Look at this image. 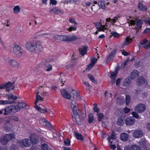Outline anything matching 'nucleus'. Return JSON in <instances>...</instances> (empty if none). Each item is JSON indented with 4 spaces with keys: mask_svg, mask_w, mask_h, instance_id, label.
Wrapping results in <instances>:
<instances>
[{
    "mask_svg": "<svg viewBox=\"0 0 150 150\" xmlns=\"http://www.w3.org/2000/svg\"><path fill=\"white\" fill-rule=\"evenodd\" d=\"M15 82L11 83L10 81H8L5 85H3L4 89L6 88V91L8 92L10 90L14 89L15 87L13 86V84Z\"/></svg>",
    "mask_w": 150,
    "mask_h": 150,
    "instance_id": "9",
    "label": "nucleus"
},
{
    "mask_svg": "<svg viewBox=\"0 0 150 150\" xmlns=\"http://www.w3.org/2000/svg\"><path fill=\"white\" fill-rule=\"evenodd\" d=\"M57 3V1L55 0H50V4L53 5H55Z\"/></svg>",
    "mask_w": 150,
    "mask_h": 150,
    "instance_id": "61",
    "label": "nucleus"
},
{
    "mask_svg": "<svg viewBox=\"0 0 150 150\" xmlns=\"http://www.w3.org/2000/svg\"><path fill=\"white\" fill-rule=\"evenodd\" d=\"M11 150H18L17 146L14 144H12L10 146Z\"/></svg>",
    "mask_w": 150,
    "mask_h": 150,
    "instance_id": "52",
    "label": "nucleus"
},
{
    "mask_svg": "<svg viewBox=\"0 0 150 150\" xmlns=\"http://www.w3.org/2000/svg\"><path fill=\"white\" fill-rule=\"evenodd\" d=\"M120 16L119 15H117L116 16L114 17L113 19H112V22H111V23H112V25H114V23H115L118 20V18H120Z\"/></svg>",
    "mask_w": 150,
    "mask_h": 150,
    "instance_id": "40",
    "label": "nucleus"
},
{
    "mask_svg": "<svg viewBox=\"0 0 150 150\" xmlns=\"http://www.w3.org/2000/svg\"><path fill=\"white\" fill-rule=\"evenodd\" d=\"M99 1L98 2V6L101 8L102 9H104L105 8V5L104 4V3L103 2L102 0H99Z\"/></svg>",
    "mask_w": 150,
    "mask_h": 150,
    "instance_id": "32",
    "label": "nucleus"
},
{
    "mask_svg": "<svg viewBox=\"0 0 150 150\" xmlns=\"http://www.w3.org/2000/svg\"><path fill=\"white\" fill-rule=\"evenodd\" d=\"M87 46H82L81 48L79 49V51L82 56H83L87 52Z\"/></svg>",
    "mask_w": 150,
    "mask_h": 150,
    "instance_id": "20",
    "label": "nucleus"
},
{
    "mask_svg": "<svg viewBox=\"0 0 150 150\" xmlns=\"http://www.w3.org/2000/svg\"><path fill=\"white\" fill-rule=\"evenodd\" d=\"M88 77L89 78L91 81L94 83L96 82L94 78L91 75V74H88L87 75Z\"/></svg>",
    "mask_w": 150,
    "mask_h": 150,
    "instance_id": "43",
    "label": "nucleus"
},
{
    "mask_svg": "<svg viewBox=\"0 0 150 150\" xmlns=\"http://www.w3.org/2000/svg\"><path fill=\"white\" fill-rule=\"evenodd\" d=\"M64 143L65 146H69L70 144V141L68 139H67L64 140Z\"/></svg>",
    "mask_w": 150,
    "mask_h": 150,
    "instance_id": "47",
    "label": "nucleus"
},
{
    "mask_svg": "<svg viewBox=\"0 0 150 150\" xmlns=\"http://www.w3.org/2000/svg\"><path fill=\"white\" fill-rule=\"evenodd\" d=\"M135 121L133 117H127L125 119V122L126 125L130 126L134 124Z\"/></svg>",
    "mask_w": 150,
    "mask_h": 150,
    "instance_id": "8",
    "label": "nucleus"
},
{
    "mask_svg": "<svg viewBox=\"0 0 150 150\" xmlns=\"http://www.w3.org/2000/svg\"><path fill=\"white\" fill-rule=\"evenodd\" d=\"M21 105H22V107L23 109H28L29 108V105L27 104H26L24 103H21Z\"/></svg>",
    "mask_w": 150,
    "mask_h": 150,
    "instance_id": "46",
    "label": "nucleus"
},
{
    "mask_svg": "<svg viewBox=\"0 0 150 150\" xmlns=\"http://www.w3.org/2000/svg\"><path fill=\"white\" fill-rule=\"evenodd\" d=\"M130 102V98L129 95L126 96V102L127 105H128Z\"/></svg>",
    "mask_w": 150,
    "mask_h": 150,
    "instance_id": "45",
    "label": "nucleus"
},
{
    "mask_svg": "<svg viewBox=\"0 0 150 150\" xmlns=\"http://www.w3.org/2000/svg\"><path fill=\"white\" fill-rule=\"evenodd\" d=\"M43 99L42 98H41V97L40 95H36V101L35 102V103H36L37 101L39 100H43Z\"/></svg>",
    "mask_w": 150,
    "mask_h": 150,
    "instance_id": "54",
    "label": "nucleus"
},
{
    "mask_svg": "<svg viewBox=\"0 0 150 150\" xmlns=\"http://www.w3.org/2000/svg\"><path fill=\"white\" fill-rule=\"evenodd\" d=\"M130 37L129 36L126 38L124 42L123 43L124 45H127L132 42V39L131 38H130Z\"/></svg>",
    "mask_w": 150,
    "mask_h": 150,
    "instance_id": "31",
    "label": "nucleus"
},
{
    "mask_svg": "<svg viewBox=\"0 0 150 150\" xmlns=\"http://www.w3.org/2000/svg\"><path fill=\"white\" fill-rule=\"evenodd\" d=\"M42 150H52L51 148H49L48 145L46 144H43L41 145Z\"/></svg>",
    "mask_w": 150,
    "mask_h": 150,
    "instance_id": "36",
    "label": "nucleus"
},
{
    "mask_svg": "<svg viewBox=\"0 0 150 150\" xmlns=\"http://www.w3.org/2000/svg\"><path fill=\"white\" fill-rule=\"evenodd\" d=\"M71 107L73 111L72 117L74 118L78 125H80L81 124V120L78 112V105L76 103L75 101L72 100Z\"/></svg>",
    "mask_w": 150,
    "mask_h": 150,
    "instance_id": "2",
    "label": "nucleus"
},
{
    "mask_svg": "<svg viewBox=\"0 0 150 150\" xmlns=\"http://www.w3.org/2000/svg\"><path fill=\"white\" fill-rule=\"evenodd\" d=\"M132 114L133 116V117H134L136 118H139V115L137 112H132Z\"/></svg>",
    "mask_w": 150,
    "mask_h": 150,
    "instance_id": "57",
    "label": "nucleus"
},
{
    "mask_svg": "<svg viewBox=\"0 0 150 150\" xmlns=\"http://www.w3.org/2000/svg\"><path fill=\"white\" fill-rule=\"evenodd\" d=\"M13 52L15 55L19 57L24 54L23 50L20 46L16 45H13Z\"/></svg>",
    "mask_w": 150,
    "mask_h": 150,
    "instance_id": "4",
    "label": "nucleus"
},
{
    "mask_svg": "<svg viewBox=\"0 0 150 150\" xmlns=\"http://www.w3.org/2000/svg\"><path fill=\"white\" fill-rule=\"evenodd\" d=\"M148 40L146 39H144L140 42V45H144L147 43Z\"/></svg>",
    "mask_w": 150,
    "mask_h": 150,
    "instance_id": "55",
    "label": "nucleus"
},
{
    "mask_svg": "<svg viewBox=\"0 0 150 150\" xmlns=\"http://www.w3.org/2000/svg\"><path fill=\"white\" fill-rule=\"evenodd\" d=\"M5 112H4V115L13 114L16 112H17L15 106L14 105L6 107L5 108Z\"/></svg>",
    "mask_w": 150,
    "mask_h": 150,
    "instance_id": "6",
    "label": "nucleus"
},
{
    "mask_svg": "<svg viewBox=\"0 0 150 150\" xmlns=\"http://www.w3.org/2000/svg\"><path fill=\"white\" fill-rule=\"evenodd\" d=\"M116 136L115 132L114 131H113L112 133L111 134L110 136L108 137L107 139L108 141H110L111 139H115L116 138Z\"/></svg>",
    "mask_w": 150,
    "mask_h": 150,
    "instance_id": "30",
    "label": "nucleus"
},
{
    "mask_svg": "<svg viewBox=\"0 0 150 150\" xmlns=\"http://www.w3.org/2000/svg\"><path fill=\"white\" fill-rule=\"evenodd\" d=\"M95 26L97 30H98V31H103V30L105 28L104 25H102L101 22H98L96 23H94Z\"/></svg>",
    "mask_w": 150,
    "mask_h": 150,
    "instance_id": "15",
    "label": "nucleus"
},
{
    "mask_svg": "<svg viewBox=\"0 0 150 150\" xmlns=\"http://www.w3.org/2000/svg\"><path fill=\"white\" fill-rule=\"evenodd\" d=\"M14 137L15 135L13 134H7L1 138L0 142L3 145H5L9 141Z\"/></svg>",
    "mask_w": 150,
    "mask_h": 150,
    "instance_id": "5",
    "label": "nucleus"
},
{
    "mask_svg": "<svg viewBox=\"0 0 150 150\" xmlns=\"http://www.w3.org/2000/svg\"><path fill=\"white\" fill-rule=\"evenodd\" d=\"M69 21L70 23H74L75 25H76L77 23L75 21V19L73 18H70L69 19Z\"/></svg>",
    "mask_w": 150,
    "mask_h": 150,
    "instance_id": "48",
    "label": "nucleus"
},
{
    "mask_svg": "<svg viewBox=\"0 0 150 150\" xmlns=\"http://www.w3.org/2000/svg\"><path fill=\"white\" fill-rule=\"evenodd\" d=\"M21 103H19L17 104L16 106H15L16 108V109L17 112L19 111L21 109H23Z\"/></svg>",
    "mask_w": 150,
    "mask_h": 150,
    "instance_id": "44",
    "label": "nucleus"
},
{
    "mask_svg": "<svg viewBox=\"0 0 150 150\" xmlns=\"http://www.w3.org/2000/svg\"><path fill=\"white\" fill-rule=\"evenodd\" d=\"M117 123L118 125L122 126L124 124V122L123 120L121 118H119L118 119Z\"/></svg>",
    "mask_w": 150,
    "mask_h": 150,
    "instance_id": "37",
    "label": "nucleus"
},
{
    "mask_svg": "<svg viewBox=\"0 0 150 150\" xmlns=\"http://www.w3.org/2000/svg\"><path fill=\"white\" fill-rule=\"evenodd\" d=\"M14 12L17 14L20 12V8L18 6H15L13 8Z\"/></svg>",
    "mask_w": 150,
    "mask_h": 150,
    "instance_id": "41",
    "label": "nucleus"
},
{
    "mask_svg": "<svg viewBox=\"0 0 150 150\" xmlns=\"http://www.w3.org/2000/svg\"><path fill=\"white\" fill-rule=\"evenodd\" d=\"M143 23L140 19H138L136 21V25L138 28L139 30L141 29L142 27V25Z\"/></svg>",
    "mask_w": 150,
    "mask_h": 150,
    "instance_id": "27",
    "label": "nucleus"
},
{
    "mask_svg": "<svg viewBox=\"0 0 150 150\" xmlns=\"http://www.w3.org/2000/svg\"><path fill=\"white\" fill-rule=\"evenodd\" d=\"M14 102H15L13 100L11 101L9 100H0V104L5 105L6 104H11Z\"/></svg>",
    "mask_w": 150,
    "mask_h": 150,
    "instance_id": "28",
    "label": "nucleus"
},
{
    "mask_svg": "<svg viewBox=\"0 0 150 150\" xmlns=\"http://www.w3.org/2000/svg\"><path fill=\"white\" fill-rule=\"evenodd\" d=\"M119 69L118 68H116L115 72L111 71L110 72V76H109L113 80H116L117 75Z\"/></svg>",
    "mask_w": 150,
    "mask_h": 150,
    "instance_id": "17",
    "label": "nucleus"
},
{
    "mask_svg": "<svg viewBox=\"0 0 150 150\" xmlns=\"http://www.w3.org/2000/svg\"><path fill=\"white\" fill-rule=\"evenodd\" d=\"M146 141L145 138H142L138 142V144L143 148L146 146Z\"/></svg>",
    "mask_w": 150,
    "mask_h": 150,
    "instance_id": "21",
    "label": "nucleus"
},
{
    "mask_svg": "<svg viewBox=\"0 0 150 150\" xmlns=\"http://www.w3.org/2000/svg\"><path fill=\"white\" fill-rule=\"evenodd\" d=\"M54 39L58 40L65 41H71L76 40L79 38L73 35H53Z\"/></svg>",
    "mask_w": 150,
    "mask_h": 150,
    "instance_id": "3",
    "label": "nucleus"
},
{
    "mask_svg": "<svg viewBox=\"0 0 150 150\" xmlns=\"http://www.w3.org/2000/svg\"><path fill=\"white\" fill-rule=\"evenodd\" d=\"M112 35L114 37L118 38L119 37V34L116 32H112L111 33Z\"/></svg>",
    "mask_w": 150,
    "mask_h": 150,
    "instance_id": "50",
    "label": "nucleus"
},
{
    "mask_svg": "<svg viewBox=\"0 0 150 150\" xmlns=\"http://www.w3.org/2000/svg\"><path fill=\"white\" fill-rule=\"evenodd\" d=\"M131 79L129 78H127L125 79L123 83V86H129L131 83Z\"/></svg>",
    "mask_w": 150,
    "mask_h": 150,
    "instance_id": "24",
    "label": "nucleus"
},
{
    "mask_svg": "<svg viewBox=\"0 0 150 150\" xmlns=\"http://www.w3.org/2000/svg\"><path fill=\"white\" fill-rule=\"evenodd\" d=\"M7 96L8 100H10L11 99L13 100H16L17 98V97L14 96L12 93L7 94Z\"/></svg>",
    "mask_w": 150,
    "mask_h": 150,
    "instance_id": "33",
    "label": "nucleus"
},
{
    "mask_svg": "<svg viewBox=\"0 0 150 150\" xmlns=\"http://www.w3.org/2000/svg\"><path fill=\"white\" fill-rule=\"evenodd\" d=\"M146 106L144 104H139L135 108V110L138 113H142L146 110Z\"/></svg>",
    "mask_w": 150,
    "mask_h": 150,
    "instance_id": "7",
    "label": "nucleus"
},
{
    "mask_svg": "<svg viewBox=\"0 0 150 150\" xmlns=\"http://www.w3.org/2000/svg\"><path fill=\"white\" fill-rule=\"evenodd\" d=\"M93 115L92 113H89L88 115V122L89 123H91L94 120Z\"/></svg>",
    "mask_w": 150,
    "mask_h": 150,
    "instance_id": "34",
    "label": "nucleus"
},
{
    "mask_svg": "<svg viewBox=\"0 0 150 150\" xmlns=\"http://www.w3.org/2000/svg\"><path fill=\"white\" fill-rule=\"evenodd\" d=\"M21 143L25 147H29L31 144L30 139H25L22 140Z\"/></svg>",
    "mask_w": 150,
    "mask_h": 150,
    "instance_id": "16",
    "label": "nucleus"
},
{
    "mask_svg": "<svg viewBox=\"0 0 150 150\" xmlns=\"http://www.w3.org/2000/svg\"><path fill=\"white\" fill-rule=\"evenodd\" d=\"M97 115H98V120L99 122H100L102 121L103 118L104 117V115L103 114L101 113H100L98 114H97Z\"/></svg>",
    "mask_w": 150,
    "mask_h": 150,
    "instance_id": "38",
    "label": "nucleus"
},
{
    "mask_svg": "<svg viewBox=\"0 0 150 150\" xmlns=\"http://www.w3.org/2000/svg\"><path fill=\"white\" fill-rule=\"evenodd\" d=\"M145 80L144 77L142 76L139 77L137 79V84L138 85L141 86L145 83Z\"/></svg>",
    "mask_w": 150,
    "mask_h": 150,
    "instance_id": "18",
    "label": "nucleus"
},
{
    "mask_svg": "<svg viewBox=\"0 0 150 150\" xmlns=\"http://www.w3.org/2000/svg\"><path fill=\"white\" fill-rule=\"evenodd\" d=\"M128 23L129 24L134 25L136 24V21L134 20H129V21H128Z\"/></svg>",
    "mask_w": 150,
    "mask_h": 150,
    "instance_id": "56",
    "label": "nucleus"
},
{
    "mask_svg": "<svg viewBox=\"0 0 150 150\" xmlns=\"http://www.w3.org/2000/svg\"><path fill=\"white\" fill-rule=\"evenodd\" d=\"M39 122L41 125L45 126L49 129H52L53 128L52 125L45 119H40L39 120Z\"/></svg>",
    "mask_w": 150,
    "mask_h": 150,
    "instance_id": "10",
    "label": "nucleus"
},
{
    "mask_svg": "<svg viewBox=\"0 0 150 150\" xmlns=\"http://www.w3.org/2000/svg\"><path fill=\"white\" fill-rule=\"evenodd\" d=\"M10 66L12 67L18 68L19 66V63H18L15 60L11 59L8 61Z\"/></svg>",
    "mask_w": 150,
    "mask_h": 150,
    "instance_id": "13",
    "label": "nucleus"
},
{
    "mask_svg": "<svg viewBox=\"0 0 150 150\" xmlns=\"http://www.w3.org/2000/svg\"><path fill=\"white\" fill-rule=\"evenodd\" d=\"M61 92L62 96L64 98L68 99H71V95L65 89H61Z\"/></svg>",
    "mask_w": 150,
    "mask_h": 150,
    "instance_id": "12",
    "label": "nucleus"
},
{
    "mask_svg": "<svg viewBox=\"0 0 150 150\" xmlns=\"http://www.w3.org/2000/svg\"><path fill=\"white\" fill-rule=\"evenodd\" d=\"M38 111H40L41 113H44L46 112L47 111L46 109H42V108H40V109L39 110H38Z\"/></svg>",
    "mask_w": 150,
    "mask_h": 150,
    "instance_id": "64",
    "label": "nucleus"
},
{
    "mask_svg": "<svg viewBox=\"0 0 150 150\" xmlns=\"http://www.w3.org/2000/svg\"><path fill=\"white\" fill-rule=\"evenodd\" d=\"M72 91L74 92L75 93V95L73 97V99L75 100H80L81 99V97L79 94L76 91L72 89Z\"/></svg>",
    "mask_w": 150,
    "mask_h": 150,
    "instance_id": "26",
    "label": "nucleus"
},
{
    "mask_svg": "<svg viewBox=\"0 0 150 150\" xmlns=\"http://www.w3.org/2000/svg\"><path fill=\"white\" fill-rule=\"evenodd\" d=\"M133 137L135 138H140L143 135V132L140 130L135 131L133 133Z\"/></svg>",
    "mask_w": 150,
    "mask_h": 150,
    "instance_id": "11",
    "label": "nucleus"
},
{
    "mask_svg": "<svg viewBox=\"0 0 150 150\" xmlns=\"http://www.w3.org/2000/svg\"><path fill=\"white\" fill-rule=\"evenodd\" d=\"M124 101V99L121 97L118 98L117 100V102L118 105H120Z\"/></svg>",
    "mask_w": 150,
    "mask_h": 150,
    "instance_id": "39",
    "label": "nucleus"
},
{
    "mask_svg": "<svg viewBox=\"0 0 150 150\" xmlns=\"http://www.w3.org/2000/svg\"><path fill=\"white\" fill-rule=\"evenodd\" d=\"M94 65L91 63L89 64L87 68L86 69V70L88 69V70L91 69V68L93 67Z\"/></svg>",
    "mask_w": 150,
    "mask_h": 150,
    "instance_id": "62",
    "label": "nucleus"
},
{
    "mask_svg": "<svg viewBox=\"0 0 150 150\" xmlns=\"http://www.w3.org/2000/svg\"><path fill=\"white\" fill-rule=\"evenodd\" d=\"M11 119L15 121H18V117L16 116H13L10 117Z\"/></svg>",
    "mask_w": 150,
    "mask_h": 150,
    "instance_id": "59",
    "label": "nucleus"
},
{
    "mask_svg": "<svg viewBox=\"0 0 150 150\" xmlns=\"http://www.w3.org/2000/svg\"><path fill=\"white\" fill-rule=\"evenodd\" d=\"M117 49H115L114 50H113L111 51L110 54L115 56L117 52Z\"/></svg>",
    "mask_w": 150,
    "mask_h": 150,
    "instance_id": "63",
    "label": "nucleus"
},
{
    "mask_svg": "<svg viewBox=\"0 0 150 150\" xmlns=\"http://www.w3.org/2000/svg\"><path fill=\"white\" fill-rule=\"evenodd\" d=\"M97 60V59L95 58H92L91 59V63L93 64L94 65Z\"/></svg>",
    "mask_w": 150,
    "mask_h": 150,
    "instance_id": "58",
    "label": "nucleus"
},
{
    "mask_svg": "<svg viewBox=\"0 0 150 150\" xmlns=\"http://www.w3.org/2000/svg\"><path fill=\"white\" fill-rule=\"evenodd\" d=\"M54 35L53 34H50L49 33H43L41 35L42 36H45V35H47V38H50L52 36L53 37L52 35Z\"/></svg>",
    "mask_w": 150,
    "mask_h": 150,
    "instance_id": "53",
    "label": "nucleus"
},
{
    "mask_svg": "<svg viewBox=\"0 0 150 150\" xmlns=\"http://www.w3.org/2000/svg\"><path fill=\"white\" fill-rule=\"evenodd\" d=\"M52 12L57 14H58L60 13H63L61 10L57 8L50 9L49 10V12Z\"/></svg>",
    "mask_w": 150,
    "mask_h": 150,
    "instance_id": "25",
    "label": "nucleus"
},
{
    "mask_svg": "<svg viewBox=\"0 0 150 150\" xmlns=\"http://www.w3.org/2000/svg\"><path fill=\"white\" fill-rule=\"evenodd\" d=\"M45 66L46 67V70L47 71H50L52 69V66L50 64H45Z\"/></svg>",
    "mask_w": 150,
    "mask_h": 150,
    "instance_id": "42",
    "label": "nucleus"
},
{
    "mask_svg": "<svg viewBox=\"0 0 150 150\" xmlns=\"http://www.w3.org/2000/svg\"><path fill=\"white\" fill-rule=\"evenodd\" d=\"M130 109L127 108H125L123 110L124 112L125 113H128L130 111Z\"/></svg>",
    "mask_w": 150,
    "mask_h": 150,
    "instance_id": "60",
    "label": "nucleus"
},
{
    "mask_svg": "<svg viewBox=\"0 0 150 150\" xmlns=\"http://www.w3.org/2000/svg\"><path fill=\"white\" fill-rule=\"evenodd\" d=\"M76 27L75 25L74 26H71L68 28V30L69 31L75 30L76 29Z\"/></svg>",
    "mask_w": 150,
    "mask_h": 150,
    "instance_id": "51",
    "label": "nucleus"
},
{
    "mask_svg": "<svg viewBox=\"0 0 150 150\" xmlns=\"http://www.w3.org/2000/svg\"><path fill=\"white\" fill-rule=\"evenodd\" d=\"M120 138L122 141L124 142L126 141L128 139L129 135L126 133H123L121 134Z\"/></svg>",
    "mask_w": 150,
    "mask_h": 150,
    "instance_id": "19",
    "label": "nucleus"
},
{
    "mask_svg": "<svg viewBox=\"0 0 150 150\" xmlns=\"http://www.w3.org/2000/svg\"><path fill=\"white\" fill-rule=\"evenodd\" d=\"M131 149L132 150H141V147L137 144L132 145Z\"/></svg>",
    "mask_w": 150,
    "mask_h": 150,
    "instance_id": "35",
    "label": "nucleus"
},
{
    "mask_svg": "<svg viewBox=\"0 0 150 150\" xmlns=\"http://www.w3.org/2000/svg\"><path fill=\"white\" fill-rule=\"evenodd\" d=\"M25 47L29 52L34 53H38L43 50L42 47L40 43L35 40L27 42Z\"/></svg>",
    "mask_w": 150,
    "mask_h": 150,
    "instance_id": "1",
    "label": "nucleus"
},
{
    "mask_svg": "<svg viewBox=\"0 0 150 150\" xmlns=\"http://www.w3.org/2000/svg\"><path fill=\"white\" fill-rule=\"evenodd\" d=\"M114 57L113 55L110 54L107 57V61L109 62L112 60Z\"/></svg>",
    "mask_w": 150,
    "mask_h": 150,
    "instance_id": "49",
    "label": "nucleus"
},
{
    "mask_svg": "<svg viewBox=\"0 0 150 150\" xmlns=\"http://www.w3.org/2000/svg\"><path fill=\"white\" fill-rule=\"evenodd\" d=\"M138 9L141 11H145L147 10V7L144 6L142 2H140L138 5Z\"/></svg>",
    "mask_w": 150,
    "mask_h": 150,
    "instance_id": "23",
    "label": "nucleus"
},
{
    "mask_svg": "<svg viewBox=\"0 0 150 150\" xmlns=\"http://www.w3.org/2000/svg\"><path fill=\"white\" fill-rule=\"evenodd\" d=\"M29 138L31 143L33 144H36L38 142V137L37 136L32 134L30 136Z\"/></svg>",
    "mask_w": 150,
    "mask_h": 150,
    "instance_id": "14",
    "label": "nucleus"
},
{
    "mask_svg": "<svg viewBox=\"0 0 150 150\" xmlns=\"http://www.w3.org/2000/svg\"><path fill=\"white\" fill-rule=\"evenodd\" d=\"M139 74L138 71L136 70H134L131 72L130 77L132 79H133L138 76Z\"/></svg>",
    "mask_w": 150,
    "mask_h": 150,
    "instance_id": "22",
    "label": "nucleus"
},
{
    "mask_svg": "<svg viewBox=\"0 0 150 150\" xmlns=\"http://www.w3.org/2000/svg\"><path fill=\"white\" fill-rule=\"evenodd\" d=\"M74 134L75 136L79 140H82L83 139V138L81 134H79L76 131L74 132Z\"/></svg>",
    "mask_w": 150,
    "mask_h": 150,
    "instance_id": "29",
    "label": "nucleus"
}]
</instances>
